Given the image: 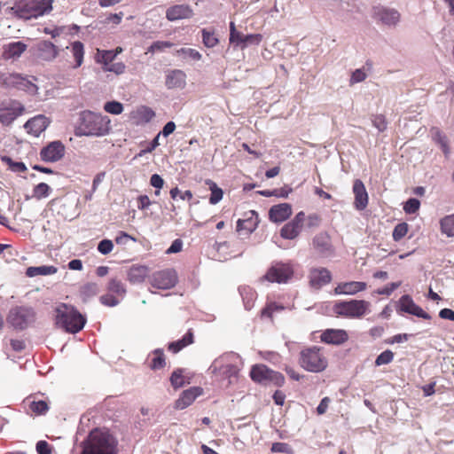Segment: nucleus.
<instances>
[{"mask_svg": "<svg viewBox=\"0 0 454 454\" xmlns=\"http://www.w3.org/2000/svg\"><path fill=\"white\" fill-rule=\"evenodd\" d=\"M110 131V120L106 116L85 110L79 114L74 126L76 137H103Z\"/></svg>", "mask_w": 454, "mask_h": 454, "instance_id": "nucleus-1", "label": "nucleus"}, {"mask_svg": "<svg viewBox=\"0 0 454 454\" xmlns=\"http://www.w3.org/2000/svg\"><path fill=\"white\" fill-rule=\"evenodd\" d=\"M116 438L108 430L95 428L82 442L81 454H117Z\"/></svg>", "mask_w": 454, "mask_h": 454, "instance_id": "nucleus-2", "label": "nucleus"}, {"mask_svg": "<svg viewBox=\"0 0 454 454\" xmlns=\"http://www.w3.org/2000/svg\"><path fill=\"white\" fill-rule=\"evenodd\" d=\"M242 367L243 361L241 357L231 352L215 359L208 370L217 377L227 379L229 384H231L238 378Z\"/></svg>", "mask_w": 454, "mask_h": 454, "instance_id": "nucleus-3", "label": "nucleus"}, {"mask_svg": "<svg viewBox=\"0 0 454 454\" xmlns=\"http://www.w3.org/2000/svg\"><path fill=\"white\" fill-rule=\"evenodd\" d=\"M55 312L57 325L66 332L76 333L85 325L86 318L72 305L60 303Z\"/></svg>", "mask_w": 454, "mask_h": 454, "instance_id": "nucleus-4", "label": "nucleus"}, {"mask_svg": "<svg viewBox=\"0 0 454 454\" xmlns=\"http://www.w3.org/2000/svg\"><path fill=\"white\" fill-rule=\"evenodd\" d=\"M298 363L300 366L309 372H321L327 367L328 362L320 348L312 346L300 352Z\"/></svg>", "mask_w": 454, "mask_h": 454, "instance_id": "nucleus-5", "label": "nucleus"}, {"mask_svg": "<svg viewBox=\"0 0 454 454\" xmlns=\"http://www.w3.org/2000/svg\"><path fill=\"white\" fill-rule=\"evenodd\" d=\"M371 303L364 300L339 301L334 305L336 314L350 318H360L369 314Z\"/></svg>", "mask_w": 454, "mask_h": 454, "instance_id": "nucleus-6", "label": "nucleus"}, {"mask_svg": "<svg viewBox=\"0 0 454 454\" xmlns=\"http://www.w3.org/2000/svg\"><path fill=\"white\" fill-rule=\"evenodd\" d=\"M35 311L27 307H16L9 312L8 323L15 329L23 330L35 321Z\"/></svg>", "mask_w": 454, "mask_h": 454, "instance_id": "nucleus-7", "label": "nucleus"}, {"mask_svg": "<svg viewBox=\"0 0 454 454\" xmlns=\"http://www.w3.org/2000/svg\"><path fill=\"white\" fill-rule=\"evenodd\" d=\"M294 275V270L288 263L277 262L273 264L261 278V281H269L271 283H286Z\"/></svg>", "mask_w": 454, "mask_h": 454, "instance_id": "nucleus-8", "label": "nucleus"}, {"mask_svg": "<svg viewBox=\"0 0 454 454\" xmlns=\"http://www.w3.org/2000/svg\"><path fill=\"white\" fill-rule=\"evenodd\" d=\"M2 83L8 88H15L31 95H35L38 90L33 81L28 80L27 77L22 76L20 74H5L2 78Z\"/></svg>", "mask_w": 454, "mask_h": 454, "instance_id": "nucleus-9", "label": "nucleus"}, {"mask_svg": "<svg viewBox=\"0 0 454 454\" xmlns=\"http://www.w3.org/2000/svg\"><path fill=\"white\" fill-rule=\"evenodd\" d=\"M177 283V275L174 269H165L154 272L150 278V284L158 289H170Z\"/></svg>", "mask_w": 454, "mask_h": 454, "instance_id": "nucleus-10", "label": "nucleus"}, {"mask_svg": "<svg viewBox=\"0 0 454 454\" xmlns=\"http://www.w3.org/2000/svg\"><path fill=\"white\" fill-rule=\"evenodd\" d=\"M23 111L24 106L19 101H4L0 104V122L6 126L10 125Z\"/></svg>", "mask_w": 454, "mask_h": 454, "instance_id": "nucleus-11", "label": "nucleus"}, {"mask_svg": "<svg viewBox=\"0 0 454 454\" xmlns=\"http://www.w3.org/2000/svg\"><path fill=\"white\" fill-rule=\"evenodd\" d=\"M65 155V146L60 141H52L40 152V157L46 162H56Z\"/></svg>", "mask_w": 454, "mask_h": 454, "instance_id": "nucleus-12", "label": "nucleus"}, {"mask_svg": "<svg viewBox=\"0 0 454 454\" xmlns=\"http://www.w3.org/2000/svg\"><path fill=\"white\" fill-rule=\"evenodd\" d=\"M375 19L387 27H395L399 21L401 15L394 8L378 7L374 11Z\"/></svg>", "mask_w": 454, "mask_h": 454, "instance_id": "nucleus-13", "label": "nucleus"}, {"mask_svg": "<svg viewBox=\"0 0 454 454\" xmlns=\"http://www.w3.org/2000/svg\"><path fill=\"white\" fill-rule=\"evenodd\" d=\"M309 278L312 288L320 289L331 282L332 274L326 268H312Z\"/></svg>", "mask_w": 454, "mask_h": 454, "instance_id": "nucleus-14", "label": "nucleus"}, {"mask_svg": "<svg viewBox=\"0 0 454 454\" xmlns=\"http://www.w3.org/2000/svg\"><path fill=\"white\" fill-rule=\"evenodd\" d=\"M194 12L188 4H176L168 7L166 11V18L169 21L190 19Z\"/></svg>", "mask_w": 454, "mask_h": 454, "instance_id": "nucleus-15", "label": "nucleus"}, {"mask_svg": "<svg viewBox=\"0 0 454 454\" xmlns=\"http://www.w3.org/2000/svg\"><path fill=\"white\" fill-rule=\"evenodd\" d=\"M49 124V119L43 114H39L29 119L25 123L24 128L28 133L34 135L35 137H39L40 134L46 129Z\"/></svg>", "mask_w": 454, "mask_h": 454, "instance_id": "nucleus-16", "label": "nucleus"}, {"mask_svg": "<svg viewBox=\"0 0 454 454\" xmlns=\"http://www.w3.org/2000/svg\"><path fill=\"white\" fill-rule=\"evenodd\" d=\"M37 56L44 61H52L59 56V48L50 41L43 40L37 43Z\"/></svg>", "mask_w": 454, "mask_h": 454, "instance_id": "nucleus-17", "label": "nucleus"}, {"mask_svg": "<svg viewBox=\"0 0 454 454\" xmlns=\"http://www.w3.org/2000/svg\"><path fill=\"white\" fill-rule=\"evenodd\" d=\"M202 394V388L192 387L182 392L179 398L176 401L175 407L178 410H184L190 406L194 400Z\"/></svg>", "mask_w": 454, "mask_h": 454, "instance_id": "nucleus-18", "label": "nucleus"}, {"mask_svg": "<svg viewBox=\"0 0 454 454\" xmlns=\"http://www.w3.org/2000/svg\"><path fill=\"white\" fill-rule=\"evenodd\" d=\"M367 284L362 281H350L340 283L334 288L335 294L355 295L359 292L364 291Z\"/></svg>", "mask_w": 454, "mask_h": 454, "instance_id": "nucleus-19", "label": "nucleus"}, {"mask_svg": "<svg viewBox=\"0 0 454 454\" xmlns=\"http://www.w3.org/2000/svg\"><path fill=\"white\" fill-rule=\"evenodd\" d=\"M292 215V207L288 203L274 205L269 211V218L273 223H282Z\"/></svg>", "mask_w": 454, "mask_h": 454, "instance_id": "nucleus-20", "label": "nucleus"}, {"mask_svg": "<svg viewBox=\"0 0 454 454\" xmlns=\"http://www.w3.org/2000/svg\"><path fill=\"white\" fill-rule=\"evenodd\" d=\"M348 339V333L341 329H327L321 334V340L327 344L340 345Z\"/></svg>", "mask_w": 454, "mask_h": 454, "instance_id": "nucleus-21", "label": "nucleus"}, {"mask_svg": "<svg viewBox=\"0 0 454 454\" xmlns=\"http://www.w3.org/2000/svg\"><path fill=\"white\" fill-rule=\"evenodd\" d=\"M353 192L355 194L354 205L357 210H363L368 204V194L364 183L356 179L353 184Z\"/></svg>", "mask_w": 454, "mask_h": 454, "instance_id": "nucleus-22", "label": "nucleus"}, {"mask_svg": "<svg viewBox=\"0 0 454 454\" xmlns=\"http://www.w3.org/2000/svg\"><path fill=\"white\" fill-rule=\"evenodd\" d=\"M166 87L171 89H183L186 84V74L180 69L170 70L166 75Z\"/></svg>", "mask_w": 454, "mask_h": 454, "instance_id": "nucleus-23", "label": "nucleus"}, {"mask_svg": "<svg viewBox=\"0 0 454 454\" xmlns=\"http://www.w3.org/2000/svg\"><path fill=\"white\" fill-rule=\"evenodd\" d=\"M313 247L322 256H328L333 252L330 237L324 232L315 236L313 239Z\"/></svg>", "mask_w": 454, "mask_h": 454, "instance_id": "nucleus-24", "label": "nucleus"}, {"mask_svg": "<svg viewBox=\"0 0 454 454\" xmlns=\"http://www.w3.org/2000/svg\"><path fill=\"white\" fill-rule=\"evenodd\" d=\"M28 2L31 14L35 19L49 13L52 10L53 0H33Z\"/></svg>", "mask_w": 454, "mask_h": 454, "instance_id": "nucleus-25", "label": "nucleus"}, {"mask_svg": "<svg viewBox=\"0 0 454 454\" xmlns=\"http://www.w3.org/2000/svg\"><path fill=\"white\" fill-rule=\"evenodd\" d=\"M149 274V269L145 265H132L128 270V280L131 284H138L145 280Z\"/></svg>", "mask_w": 454, "mask_h": 454, "instance_id": "nucleus-26", "label": "nucleus"}, {"mask_svg": "<svg viewBox=\"0 0 454 454\" xmlns=\"http://www.w3.org/2000/svg\"><path fill=\"white\" fill-rule=\"evenodd\" d=\"M270 373V369L268 368L264 364H255L252 367L250 371L251 379L261 384H267L269 380V376Z\"/></svg>", "mask_w": 454, "mask_h": 454, "instance_id": "nucleus-27", "label": "nucleus"}, {"mask_svg": "<svg viewBox=\"0 0 454 454\" xmlns=\"http://www.w3.org/2000/svg\"><path fill=\"white\" fill-rule=\"evenodd\" d=\"M27 50V45L19 41L7 44L4 50V57L6 59H17Z\"/></svg>", "mask_w": 454, "mask_h": 454, "instance_id": "nucleus-28", "label": "nucleus"}, {"mask_svg": "<svg viewBox=\"0 0 454 454\" xmlns=\"http://www.w3.org/2000/svg\"><path fill=\"white\" fill-rule=\"evenodd\" d=\"M249 214L252 215L247 219H239L237 222V230L239 231L246 230L248 233L253 232L257 227V213L254 210L250 211Z\"/></svg>", "mask_w": 454, "mask_h": 454, "instance_id": "nucleus-29", "label": "nucleus"}, {"mask_svg": "<svg viewBox=\"0 0 454 454\" xmlns=\"http://www.w3.org/2000/svg\"><path fill=\"white\" fill-rule=\"evenodd\" d=\"M70 51L72 53L73 58L74 59L75 64L74 65V68L80 67L83 63L84 58V45L80 41H74L70 43Z\"/></svg>", "mask_w": 454, "mask_h": 454, "instance_id": "nucleus-30", "label": "nucleus"}, {"mask_svg": "<svg viewBox=\"0 0 454 454\" xmlns=\"http://www.w3.org/2000/svg\"><path fill=\"white\" fill-rule=\"evenodd\" d=\"M301 228V226L292 220L282 227L280 235L284 239H294L300 234Z\"/></svg>", "mask_w": 454, "mask_h": 454, "instance_id": "nucleus-31", "label": "nucleus"}, {"mask_svg": "<svg viewBox=\"0 0 454 454\" xmlns=\"http://www.w3.org/2000/svg\"><path fill=\"white\" fill-rule=\"evenodd\" d=\"M193 342V333L191 330H189L181 340L171 342L168 345V349L173 353L179 352L184 347L192 344Z\"/></svg>", "mask_w": 454, "mask_h": 454, "instance_id": "nucleus-32", "label": "nucleus"}, {"mask_svg": "<svg viewBox=\"0 0 454 454\" xmlns=\"http://www.w3.org/2000/svg\"><path fill=\"white\" fill-rule=\"evenodd\" d=\"M239 291L242 297L245 309L250 310L254 306L256 293L249 286H240Z\"/></svg>", "mask_w": 454, "mask_h": 454, "instance_id": "nucleus-33", "label": "nucleus"}, {"mask_svg": "<svg viewBox=\"0 0 454 454\" xmlns=\"http://www.w3.org/2000/svg\"><path fill=\"white\" fill-rule=\"evenodd\" d=\"M57 272V268L54 266H39V267H29L27 270V275L28 277H35L37 275L47 276Z\"/></svg>", "mask_w": 454, "mask_h": 454, "instance_id": "nucleus-34", "label": "nucleus"}, {"mask_svg": "<svg viewBox=\"0 0 454 454\" xmlns=\"http://www.w3.org/2000/svg\"><path fill=\"white\" fill-rule=\"evenodd\" d=\"M12 10L15 13V15L20 19H33V16L29 9V2L17 4L12 8Z\"/></svg>", "mask_w": 454, "mask_h": 454, "instance_id": "nucleus-35", "label": "nucleus"}, {"mask_svg": "<svg viewBox=\"0 0 454 454\" xmlns=\"http://www.w3.org/2000/svg\"><path fill=\"white\" fill-rule=\"evenodd\" d=\"M441 231L448 237L454 236V214L446 215L440 221Z\"/></svg>", "mask_w": 454, "mask_h": 454, "instance_id": "nucleus-36", "label": "nucleus"}, {"mask_svg": "<svg viewBox=\"0 0 454 454\" xmlns=\"http://www.w3.org/2000/svg\"><path fill=\"white\" fill-rule=\"evenodd\" d=\"M206 184L208 185L209 190L211 191V195L209 198V202L212 205L217 204L223 199V190L219 188L215 182L212 180H207Z\"/></svg>", "mask_w": 454, "mask_h": 454, "instance_id": "nucleus-37", "label": "nucleus"}, {"mask_svg": "<svg viewBox=\"0 0 454 454\" xmlns=\"http://www.w3.org/2000/svg\"><path fill=\"white\" fill-rule=\"evenodd\" d=\"M116 58V53L113 51H99L97 53V62L104 65L103 67H107L111 62Z\"/></svg>", "mask_w": 454, "mask_h": 454, "instance_id": "nucleus-38", "label": "nucleus"}, {"mask_svg": "<svg viewBox=\"0 0 454 454\" xmlns=\"http://www.w3.org/2000/svg\"><path fill=\"white\" fill-rule=\"evenodd\" d=\"M203 44L207 48H213L219 43L218 38L214 32H211L206 28L201 30Z\"/></svg>", "mask_w": 454, "mask_h": 454, "instance_id": "nucleus-39", "label": "nucleus"}, {"mask_svg": "<svg viewBox=\"0 0 454 454\" xmlns=\"http://www.w3.org/2000/svg\"><path fill=\"white\" fill-rule=\"evenodd\" d=\"M153 353L155 356L152 361L151 369L159 370L163 368L166 364L163 350L161 348H156Z\"/></svg>", "mask_w": 454, "mask_h": 454, "instance_id": "nucleus-40", "label": "nucleus"}, {"mask_svg": "<svg viewBox=\"0 0 454 454\" xmlns=\"http://www.w3.org/2000/svg\"><path fill=\"white\" fill-rule=\"evenodd\" d=\"M99 292V287L96 283H88L84 285L81 289V294L83 301L95 296Z\"/></svg>", "mask_w": 454, "mask_h": 454, "instance_id": "nucleus-41", "label": "nucleus"}, {"mask_svg": "<svg viewBox=\"0 0 454 454\" xmlns=\"http://www.w3.org/2000/svg\"><path fill=\"white\" fill-rule=\"evenodd\" d=\"M1 160L6 163L10 169L13 172H25L27 170L26 165L21 161H14L9 156H1Z\"/></svg>", "mask_w": 454, "mask_h": 454, "instance_id": "nucleus-42", "label": "nucleus"}, {"mask_svg": "<svg viewBox=\"0 0 454 454\" xmlns=\"http://www.w3.org/2000/svg\"><path fill=\"white\" fill-rule=\"evenodd\" d=\"M417 304L408 294L403 295L399 300L400 309L405 313L411 314Z\"/></svg>", "mask_w": 454, "mask_h": 454, "instance_id": "nucleus-43", "label": "nucleus"}, {"mask_svg": "<svg viewBox=\"0 0 454 454\" xmlns=\"http://www.w3.org/2000/svg\"><path fill=\"white\" fill-rule=\"evenodd\" d=\"M51 187L45 183H40L34 187L33 196L38 200L47 198L50 195Z\"/></svg>", "mask_w": 454, "mask_h": 454, "instance_id": "nucleus-44", "label": "nucleus"}, {"mask_svg": "<svg viewBox=\"0 0 454 454\" xmlns=\"http://www.w3.org/2000/svg\"><path fill=\"white\" fill-rule=\"evenodd\" d=\"M108 290L121 296H123L126 294V288L123 283L117 278H112L109 281Z\"/></svg>", "mask_w": 454, "mask_h": 454, "instance_id": "nucleus-45", "label": "nucleus"}, {"mask_svg": "<svg viewBox=\"0 0 454 454\" xmlns=\"http://www.w3.org/2000/svg\"><path fill=\"white\" fill-rule=\"evenodd\" d=\"M176 53L179 56H184V58H189L194 61H199L201 59V54L195 49L192 48H181L177 50Z\"/></svg>", "mask_w": 454, "mask_h": 454, "instance_id": "nucleus-46", "label": "nucleus"}, {"mask_svg": "<svg viewBox=\"0 0 454 454\" xmlns=\"http://www.w3.org/2000/svg\"><path fill=\"white\" fill-rule=\"evenodd\" d=\"M29 407H30V410L37 415L45 414L49 410L48 403L43 400L33 401L30 403Z\"/></svg>", "mask_w": 454, "mask_h": 454, "instance_id": "nucleus-47", "label": "nucleus"}, {"mask_svg": "<svg viewBox=\"0 0 454 454\" xmlns=\"http://www.w3.org/2000/svg\"><path fill=\"white\" fill-rule=\"evenodd\" d=\"M262 40V35L261 34L245 35L241 49H245L249 45H259Z\"/></svg>", "mask_w": 454, "mask_h": 454, "instance_id": "nucleus-48", "label": "nucleus"}, {"mask_svg": "<svg viewBox=\"0 0 454 454\" xmlns=\"http://www.w3.org/2000/svg\"><path fill=\"white\" fill-rule=\"evenodd\" d=\"M408 224L406 223H401L395 225L393 231V239L395 241L401 240L408 232Z\"/></svg>", "mask_w": 454, "mask_h": 454, "instance_id": "nucleus-49", "label": "nucleus"}, {"mask_svg": "<svg viewBox=\"0 0 454 454\" xmlns=\"http://www.w3.org/2000/svg\"><path fill=\"white\" fill-rule=\"evenodd\" d=\"M104 110L112 114H120L123 111V105L118 101H108L104 106Z\"/></svg>", "mask_w": 454, "mask_h": 454, "instance_id": "nucleus-50", "label": "nucleus"}, {"mask_svg": "<svg viewBox=\"0 0 454 454\" xmlns=\"http://www.w3.org/2000/svg\"><path fill=\"white\" fill-rule=\"evenodd\" d=\"M394 359V353L391 351V350H385L383 351L382 353H380L376 360H375V364L377 366H380V365H384V364H388L389 363H391Z\"/></svg>", "mask_w": 454, "mask_h": 454, "instance_id": "nucleus-51", "label": "nucleus"}, {"mask_svg": "<svg viewBox=\"0 0 454 454\" xmlns=\"http://www.w3.org/2000/svg\"><path fill=\"white\" fill-rule=\"evenodd\" d=\"M284 309V307L271 302L268 304L261 312L262 317H272L274 312H278Z\"/></svg>", "mask_w": 454, "mask_h": 454, "instance_id": "nucleus-52", "label": "nucleus"}, {"mask_svg": "<svg viewBox=\"0 0 454 454\" xmlns=\"http://www.w3.org/2000/svg\"><path fill=\"white\" fill-rule=\"evenodd\" d=\"M419 206L420 202L418 199L411 198L405 202L403 210L407 214H415L419 210Z\"/></svg>", "mask_w": 454, "mask_h": 454, "instance_id": "nucleus-53", "label": "nucleus"}, {"mask_svg": "<svg viewBox=\"0 0 454 454\" xmlns=\"http://www.w3.org/2000/svg\"><path fill=\"white\" fill-rule=\"evenodd\" d=\"M171 385L174 388H179L184 385V379L182 374V370L178 369L173 372L170 377Z\"/></svg>", "mask_w": 454, "mask_h": 454, "instance_id": "nucleus-54", "label": "nucleus"}, {"mask_svg": "<svg viewBox=\"0 0 454 454\" xmlns=\"http://www.w3.org/2000/svg\"><path fill=\"white\" fill-rule=\"evenodd\" d=\"M372 125L380 131L382 132L387 129V121L383 115L377 114L372 117Z\"/></svg>", "mask_w": 454, "mask_h": 454, "instance_id": "nucleus-55", "label": "nucleus"}, {"mask_svg": "<svg viewBox=\"0 0 454 454\" xmlns=\"http://www.w3.org/2000/svg\"><path fill=\"white\" fill-rule=\"evenodd\" d=\"M114 244L110 239H102L98 245V250L100 254L106 255L113 251Z\"/></svg>", "mask_w": 454, "mask_h": 454, "instance_id": "nucleus-56", "label": "nucleus"}, {"mask_svg": "<svg viewBox=\"0 0 454 454\" xmlns=\"http://www.w3.org/2000/svg\"><path fill=\"white\" fill-rule=\"evenodd\" d=\"M269 382L276 386H282L285 382V378L280 372L270 370L268 383Z\"/></svg>", "mask_w": 454, "mask_h": 454, "instance_id": "nucleus-57", "label": "nucleus"}, {"mask_svg": "<svg viewBox=\"0 0 454 454\" xmlns=\"http://www.w3.org/2000/svg\"><path fill=\"white\" fill-rule=\"evenodd\" d=\"M401 286V282H392L387 285L384 288L377 290V294L381 295H390L395 289Z\"/></svg>", "mask_w": 454, "mask_h": 454, "instance_id": "nucleus-58", "label": "nucleus"}, {"mask_svg": "<svg viewBox=\"0 0 454 454\" xmlns=\"http://www.w3.org/2000/svg\"><path fill=\"white\" fill-rule=\"evenodd\" d=\"M125 65L122 62L114 63L107 67H103L104 70L113 72L116 74H121L125 71Z\"/></svg>", "mask_w": 454, "mask_h": 454, "instance_id": "nucleus-59", "label": "nucleus"}, {"mask_svg": "<svg viewBox=\"0 0 454 454\" xmlns=\"http://www.w3.org/2000/svg\"><path fill=\"white\" fill-rule=\"evenodd\" d=\"M138 114L141 116V118L146 122L150 121L155 115L154 112L147 106H142L138 110Z\"/></svg>", "mask_w": 454, "mask_h": 454, "instance_id": "nucleus-60", "label": "nucleus"}, {"mask_svg": "<svg viewBox=\"0 0 454 454\" xmlns=\"http://www.w3.org/2000/svg\"><path fill=\"white\" fill-rule=\"evenodd\" d=\"M100 301L102 304L108 307H114L119 304V300L113 296L112 294H105L100 297Z\"/></svg>", "mask_w": 454, "mask_h": 454, "instance_id": "nucleus-61", "label": "nucleus"}, {"mask_svg": "<svg viewBox=\"0 0 454 454\" xmlns=\"http://www.w3.org/2000/svg\"><path fill=\"white\" fill-rule=\"evenodd\" d=\"M365 78H366V74L364 73V71H363L362 69H356L352 73V75L350 78V83L353 84V83H356V82H361L364 81Z\"/></svg>", "mask_w": 454, "mask_h": 454, "instance_id": "nucleus-62", "label": "nucleus"}, {"mask_svg": "<svg viewBox=\"0 0 454 454\" xmlns=\"http://www.w3.org/2000/svg\"><path fill=\"white\" fill-rule=\"evenodd\" d=\"M36 451L38 454H51V447L46 441H39L36 443Z\"/></svg>", "mask_w": 454, "mask_h": 454, "instance_id": "nucleus-63", "label": "nucleus"}, {"mask_svg": "<svg viewBox=\"0 0 454 454\" xmlns=\"http://www.w3.org/2000/svg\"><path fill=\"white\" fill-rule=\"evenodd\" d=\"M244 36L245 35L238 31L235 34L230 35V43L241 49Z\"/></svg>", "mask_w": 454, "mask_h": 454, "instance_id": "nucleus-64", "label": "nucleus"}]
</instances>
